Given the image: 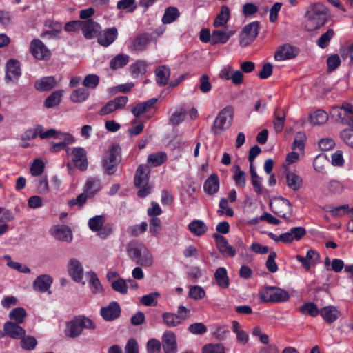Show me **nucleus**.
<instances>
[{"mask_svg": "<svg viewBox=\"0 0 353 353\" xmlns=\"http://www.w3.org/2000/svg\"><path fill=\"white\" fill-rule=\"evenodd\" d=\"M179 17V12L175 7L168 8L162 18V22L164 24L170 23L174 21Z\"/></svg>", "mask_w": 353, "mask_h": 353, "instance_id": "e433bc0d", "label": "nucleus"}, {"mask_svg": "<svg viewBox=\"0 0 353 353\" xmlns=\"http://www.w3.org/2000/svg\"><path fill=\"white\" fill-rule=\"evenodd\" d=\"M233 119V110L226 107L219 112L211 128V132L214 135H219L227 130Z\"/></svg>", "mask_w": 353, "mask_h": 353, "instance_id": "39448f33", "label": "nucleus"}, {"mask_svg": "<svg viewBox=\"0 0 353 353\" xmlns=\"http://www.w3.org/2000/svg\"><path fill=\"white\" fill-rule=\"evenodd\" d=\"M95 327V324L90 319L79 315L66 323L64 334L66 336L74 339L79 336L84 329L93 330Z\"/></svg>", "mask_w": 353, "mask_h": 353, "instance_id": "f03ea898", "label": "nucleus"}, {"mask_svg": "<svg viewBox=\"0 0 353 353\" xmlns=\"http://www.w3.org/2000/svg\"><path fill=\"white\" fill-rule=\"evenodd\" d=\"M27 314L23 307H17L13 309L9 314V317L11 320L14 321V323H23Z\"/></svg>", "mask_w": 353, "mask_h": 353, "instance_id": "79ce46f5", "label": "nucleus"}, {"mask_svg": "<svg viewBox=\"0 0 353 353\" xmlns=\"http://www.w3.org/2000/svg\"><path fill=\"white\" fill-rule=\"evenodd\" d=\"M121 309L117 302H112L108 306L101 308V314L107 321H112L120 316Z\"/></svg>", "mask_w": 353, "mask_h": 353, "instance_id": "6ab92c4d", "label": "nucleus"}, {"mask_svg": "<svg viewBox=\"0 0 353 353\" xmlns=\"http://www.w3.org/2000/svg\"><path fill=\"white\" fill-rule=\"evenodd\" d=\"M219 189V179L216 174H212L205 181L203 185L204 192L212 195L216 193Z\"/></svg>", "mask_w": 353, "mask_h": 353, "instance_id": "5701e85b", "label": "nucleus"}, {"mask_svg": "<svg viewBox=\"0 0 353 353\" xmlns=\"http://www.w3.org/2000/svg\"><path fill=\"white\" fill-rule=\"evenodd\" d=\"M52 234L55 239L66 242H70L72 239V231L66 225H59L55 227L52 230Z\"/></svg>", "mask_w": 353, "mask_h": 353, "instance_id": "393cba45", "label": "nucleus"}, {"mask_svg": "<svg viewBox=\"0 0 353 353\" xmlns=\"http://www.w3.org/2000/svg\"><path fill=\"white\" fill-rule=\"evenodd\" d=\"M199 88L203 93L209 92L212 88V83L210 81V77L208 74H203L199 78Z\"/></svg>", "mask_w": 353, "mask_h": 353, "instance_id": "603ef678", "label": "nucleus"}, {"mask_svg": "<svg viewBox=\"0 0 353 353\" xmlns=\"http://www.w3.org/2000/svg\"><path fill=\"white\" fill-rule=\"evenodd\" d=\"M20 339H21V345L22 348H23L25 350H33L37 343L36 339L31 336H25V335H24L23 336H22Z\"/></svg>", "mask_w": 353, "mask_h": 353, "instance_id": "4d7b16f0", "label": "nucleus"}, {"mask_svg": "<svg viewBox=\"0 0 353 353\" xmlns=\"http://www.w3.org/2000/svg\"><path fill=\"white\" fill-rule=\"evenodd\" d=\"M32 54L37 59H49L51 56L50 51L39 39H34L30 44Z\"/></svg>", "mask_w": 353, "mask_h": 353, "instance_id": "f8f14e48", "label": "nucleus"}, {"mask_svg": "<svg viewBox=\"0 0 353 353\" xmlns=\"http://www.w3.org/2000/svg\"><path fill=\"white\" fill-rule=\"evenodd\" d=\"M341 312L334 306L329 305L320 309V315L327 323L334 322L340 316Z\"/></svg>", "mask_w": 353, "mask_h": 353, "instance_id": "412c9836", "label": "nucleus"}, {"mask_svg": "<svg viewBox=\"0 0 353 353\" xmlns=\"http://www.w3.org/2000/svg\"><path fill=\"white\" fill-rule=\"evenodd\" d=\"M121 161V148L117 145H111L106 152L103 161V168L106 174L110 175L114 173L115 168Z\"/></svg>", "mask_w": 353, "mask_h": 353, "instance_id": "423d86ee", "label": "nucleus"}, {"mask_svg": "<svg viewBox=\"0 0 353 353\" xmlns=\"http://www.w3.org/2000/svg\"><path fill=\"white\" fill-rule=\"evenodd\" d=\"M341 137L346 145L353 148V125L351 128L343 130L341 132Z\"/></svg>", "mask_w": 353, "mask_h": 353, "instance_id": "052dcab7", "label": "nucleus"}, {"mask_svg": "<svg viewBox=\"0 0 353 353\" xmlns=\"http://www.w3.org/2000/svg\"><path fill=\"white\" fill-rule=\"evenodd\" d=\"M230 15L229 8L225 5L222 6L219 14L214 21V26L216 28L225 26L230 19Z\"/></svg>", "mask_w": 353, "mask_h": 353, "instance_id": "2f4dec72", "label": "nucleus"}, {"mask_svg": "<svg viewBox=\"0 0 353 353\" xmlns=\"http://www.w3.org/2000/svg\"><path fill=\"white\" fill-rule=\"evenodd\" d=\"M44 170V163L42 160L37 159H35L32 163L30 169V174L32 176H39Z\"/></svg>", "mask_w": 353, "mask_h": 353, "instance_id": "5fc2aeb1", "label": "nucleus"}, {"mask_svg": "<svg viewBox=\"0 0 353 353\" xmlns=\"http://www.w3.org/2000/svg\"><path fill=\"white\" fill-rule=\"evenodd\" d=\"M53 279L49 274H41L38 276L33 281V289L39 292H45L49 290Z\"/></svg>", "mask_w": 353, "mask_h": 353, "instance_id": "2eb2a0df", "label": "nucleus"}, {"mask_svg": "<svg viewBox=\"0 0 353 353\" xmlns=\"http://www.w3.org/2000/svg\"><path fill=\"white\" fill-rule=\"evenodd\" d=\"M86 275L89 279L88 283L92 292L94 294L101 292L103 291V287L97 274L90 271L88 272Z\"/></svg>", "mask_w": 353, "mask_h": 353, "instance_id": "473e14b6", "label": "nucleus"}, {"mask_svg": "<svg viewBox=\"0 0 353 353\" xmlns=\"http://www.w3.org/2000/svg\"><path fill=\"white\" fill-rule=\"evenodd\" d=\"M214 279L217 285L222 288H228L230 283L227 270L225 268H218L214 273Z\"/></svg>", "mask_w": 353, "mask_h": 353, "instance_id": "c756f323", "label": "nucleus"}, {"mask_svg": "<svg viewBox=\"0 0 353 353\" xmlns=\"http://www.w3.org/2000/svg\"><path fill=\"white\" fill-rule=\"evenodd\" d=\"M155 75L157 84L164 86L168 83L170 76V70L165 65L159 66L155 70Z\"/></svg>", "mask_w": 353, "mask_h": 353, "instance_id": "cd10ccee", "label": "nucleus"}, {"mask_svg": "<svg viewBox=\"0 0 353 353\" xmlns=\"http://www.w3.org/2000/svg\"><path fill=\"white\" fill-rule=\"evenodd\" d=\"M21 74V65L18 60L9 59L6 64V77L7 82H17Z\"/></svg>", "mask_w": 353, "mask_h": 353, "instance_id": "9b49d317", "label": "nucleus"}, {"mask_svg": "<svg viewBox=\"0 0 353 353\" xmlns=\"http://www.w3.org/2000/svg\"><path fill=\"white\" fill-rule=\"evenodd\" d=\"M89 196H90L85 192H84L80 194L76 199H70L68 201V205L70 207H72L74 205H79L81 207L85 203L87 199Z\"/></svg>", "mask_w": 353, "mask_h": 353, "instance_id": "0e129e2a", "label": "nucleus"}, {"mask_svg": "<svg viewBox=\"0 0 353 353\" xmlns=\"http://www.w3.org/2000/svg\"><path fill=\"white\" fill-rule=\"evenodd\" d=\"M162 345L165 353H176L177 345L175 334L170 331L165 332L162 337Z\"/></svg>", "mask_w": 353, "mask_h": 353, "instance_id": "dca6fc26", "label": "nucleus"}, {"mask_svg": "<svg viewBox=\"0 0 353 353\" xmlns=\"http://www.w3.org/2000/svg\"><path fill=\"white\" fill-rule=\"evenodd\" d=\"M328 10L323 4L314 3L310 5L304 17L303 27L307 31H314L323 26L328 19Z\"/></svg>", "mask_w": 353, "mask_h": 353, "instance_id": "f257e3e1", "label": "nucleus"}, {"mask_svg": "<svg viewBox=\"0 0 353 353\" xmlns=\"http://www.w3.org/2000/svg\"><path fill=\"white\" fill-rule=\"evenodd\" d=\"M118 35L116 28H110L105 30L98 36V42L103 46H108L112 43Z\"/></svg>", "mask_w": 353, "mask_h": 353, "instance_id": "aec40b11", "label": "nucleus"}, {"mask_svg": "<svg viewBox=\"0 0 353 353\" xmlns=\"http://www.w3.org/2000/svg\"><path fill=\"white\" fill-rule=\"evenodd\" d=\"M66 152L68 155L71 156L72 161L74 162L77 168L82 171L87 169V153L83 148H74L71 151L70 148H67Z\"/></svg>", "mask_w": 353, "mask_h": 353, "instance_id": "9d476101", "label": "nucleus"}, {"mask_svg": "<svg viewBox=\"0 0 353 353\" xmlns=\"http://www.w3.org/2000/svg\"><path fill=\"white\" fill-rule=\"evenodd\" d=\"M3 331L6 335L12 339H20L26 334L25 330L12 321H8L3 325Z\"/></svg>", "mask_w": 353, "mask_h": 353, "instance_id": "a211bd4d", "label": "nucleus"}, {"mask_svg": "<svg viewBox=\"0 0 353 353\" xmlns=\"http://www.w3.org/2000/svg\"><path fill=\"white\" fill-rule=\"evenodd\" d=\"M159 296L158 292H152L144 295L141 299V303L145 306H155L157 304V299Z\"/></svg>", "mask_w": 353, "mask_h": 353, "instance_id": "6e6d98bb", "label": "nucleus"}, {"mask_svg": "<svg viewBox=\"0 0 353 353\" xmlns=\"http://www.w3.org/2000/svg\"><path fill=\"white\" fill-rule=\"evenodd\" d=\"M310 119L313 125H323L328 120V114L322 110H318L310 115Z\"/></svg>", "mask_w": 353, "mask_h": 353, "instance_id": "72a5a7b5", "label": "nucleus"}, {"mask_svg": "<svg viewBox=\"0 0 353 353\" xmlns=\"http://www.w3.org/2000/svg\"><path fill=\"white\" fill-rule=\"evenodd\" d=\"M185 116L186 111H176L170 117L169 123L173 126H176L185 119Z\"/></svg>", "mask_w": 353, "mask_h": 353, "instance_id": "13d9d810", "label": "nucleus"}, {"mask_svg": "<svg viewBox=\"0 0 353 353\" xmlns=\"http://www.w3.org/2000/svg\"><path fill=\"white\" fill-rule=\"evenodd\" d=\"M62 97V91L57 90L53 92L50 96H48L45 100V106L47 108H53L59 105L61 102V98Z\"/></svg>", "mask_w": 353, "mask_h": 353, "instance_id": "4c0bfd02", "label": "nucleus"}, {"mask_svg": "<svg viewBox=\"0 0 353 353\" xmlns=\"http://www.w3.org/2000/svg\"><path fill=\"white\" fill-rule=\"evenodd\" d=\"M167 154L164 152H159L151 154L148 157V163L153 167L159 166L164 163L167 160Z\"/></svg>", "mask_w": 353, "mask_h": 353, "instance_id": "f704fd0d", "label": "nucleus"}, {"mask_svg": "<svg viewBox=\"0 0 353 353\" xmlns=\"http://www.w3.org/2000/svg\"><path fill=\"white\" fill-rule=\"evenodd\" d=\"M302 184L303 180L299 175L293 172L288 173V187L293 190H297L302 186Z\"/></svg>", "mask_w": 353, "mask_h": 353, "instance_id": "49530a36", "label": "nucleus"}, {"mask_svg": "<svg viewBox=\"0 0 353 353\" xmlns=\"http://www.w3.org/2000/svg\"><path fill=\"white\" fill-rule=\"evenodd\" d=\"M225 347L221 343H208L202 348V353H225Z\"/></svg>", "mask_w": 353, "mask_h": 353, "instance_id": "8fccbe9b", "label": "nucleus"}, {"mask_svg": "<svg viewBox=\"0 0 353 353\" xmlns=\"http://www.w3.org/2000/svg\"><path fill=\"white\" fill-rule=\"evenodd\" d=\"M128 102V97L121 96L108 101L100 110L101 115L110 114L117 110L123 108Z\"/></svg>", "mask_w": 353, "mask_h": 353, "instance_id": "4468645a", "label": "nucleus"}, {"mask_svg": "<svg viewBox=\"0 0 353 353\" xmlns=\"http://www.w3.org/2000/svg\"><path fill=\"white\" fill-rule=\"evenodd\" d=\"M334 35V31L333 29H328L325 33H323L317 40V45L321 48H325L327 46L331 39Z\"/></svg>", "mask_w": 353, "mask_h": 353, "instance_id": "3c124183", "label": "nucleus"}, {"mask_svg": "<svg viewBox=\"0 0 353 353\" xmlns=\"http://www.w3.org/2000/svg\"><path fill=\"white\" fill-rule=\"evenodd\" d=\"M327 70L333 71L336 69L341 64V59L338 54H333L327 59Z\"/></svg>", "mask_w": 353, "mask_h": 353, "instance_id": "69168bd1", "label": "nucleus"}, {"mask_svg": "<svg viewBox=\"0 0 353 353\" xmlns=\"http://www.w3.org/2000/svg\"><path fill=\"white\" fill-rule=\"evenodd\" d=\"M129 255L137 264L144 267H149L152 264V256L149 250L143 245L132 242L128 245Z\"/></svg>", "mask_w": 353, "mask_h": 353, "instance_id": "7ed1b4c3", "label": "nucleus"}, {"mask_svg": "<svg viewBox=\"0 0 353 353\" xmlns=\"http://www.w3.org/2000/svg\"><path fill=\"white\" fill-rule=\"evenodd\" d=\"M205 295V290L200 286L195 285L189 290V296L195 300L203 299Z\"/></svg>", "mask_w": 353, "mask_h": 353, "instance_id": "680f3d73", "label": "nucleus"}, {"mask_svg": "<svg viewBox=\"0 0 353 353\" xmlns=\"http://www.w3.org/2000/svg\"><path fill=\"white\" fill-rule=\"evenodd\" d=\"M89 96L90 92L87 88H79L71 92L70 99L74 103H82L86 101Z\"/></svg>", "mask_w": 353, "mask_h": 353, "instance_id": "7c9ffc66", "label": "nucleus"}, {"mask_svg": "<svg viewBox=\"0 0 353 353\" xmlns=\"http://www.w3.org/2000/svg\"><path fill=\"white\" fill-rule=\"evenodd\" d=\"M132 75L136 78L146 72V63L144 61H137L130 68Z\"/></svg>", "mask_w": 353, "mask_h": 353, "instance_id": "ea45409f", "label": "nucleus"}, {"mask_svg": "<svg viewBox=\"0 0 353 353\" xmlns=\"http://www.w3.org/2000/svg\"><path fill=\"white\" fill-rule=\"evenodd\" d=\"M111 286L114 291L121 294H126L128 293L127 281L123 279L119 278L117 280L113 281Z\"/></svg>", "mask_w": 353, "mask_h": 353, "instance_id": "de8ad7c7", "label": "nucleus"}, {"mask_svg": "<svg viewBox=\"0 0 353 353\" xmlns=\"http://www.w3.org/2000/svg\"><path fill=\"white\" fill-rule=\"evenodd\" d=\"M306 234V230L303 227H294L288 232V243L293 240L299 241Z\"/></svg>", "mask_w": 353, "mask_h": 353, "instance_id": "c03bdc74", "label": "nucleus"}, {"mask_svg": "<svg viewBox=\"0 0 353 353\" xmlns=\"http://www.w3.org/2000/svg\"><path fill=\"white\" fill-rule=\"evenodd\" d=\"M101 188L100 181L95 179H90L85 186V192L90 196L99 191Z\"/></svg>", "mask_w": 353, "mask_h": 353, "instance_id": "37998d69", "label": "nucleus"}, {"mask_svg": "<svg viewBox=\"0 0 353 353\" xmlns=\"http://www.w3.org/2000/svg\"><path fill=\"white\" fill-rule=\"evenodd\" d=\"M331 115L339 123L350 126L353 125V105L350 103L343 104L340 108H333Z\"/></svg>", "mask_w": 353, "mask_h": 353, "instance_id": "6e6552de", "label": "nucleus"}, {"mask_svg": "<svg viewBox=\"0 0 353 353\" xmlns=\"http://www.w3.org/2000/svg\"><path fill=\"white\" fill-rule=\"evenodd\" d=\"M235 33L234 30H230L228 32L221 31L219 30H214L212 32V45H216L218 43H225Z\"/></svg>", "mask_w": 353, "mask_h": 353, "instance_id": "c85d7f7f", "label": "nucleus"}, {"mask_svg": "<svg viewBox=\"0 0 353 353\" xmlns=\"http://www.w3.org/2000/svg\"><path fill=\"white\" fill-rule=\"evenodd\" d=\"M56 81L54 77L49 76L43 77L35 81L34 87L39 91H48L54 88L56 85Z\"/></svg>", "mask_w": 353, "mask_h": 353, "instance_id": "bb28decb", "label": "nucleus"}, {"mask_svg": "<svg viewBox=\"0 0 353 353\" xmlns=\"http://www.w3.org/2000/svg\"><path fill=\"white\" fill-rule=\"evenodd\" d=\"M163 323L168 327H176L181 323L177 314L165 312L162 315Z\"/></svg>", "mask_w": 353, "mask_h": 353, "instance_id": "a19ab883", "label": "nucleus"}, {"mask_svg": "<svg viewBox=\"0 0 353 353\" xmlns=\"http://www.w3.org/2000/svg\"><path fill=\"white\" fill-rule=\"evenodd\" d=\"M288 132H290L294 135V141L292 145V150H299L304 152L305 142L307 137L305 133L303 131H299L294 133L293 130H288Z\"/></svg>", "mask_w": 353, "mask_h": 353, "instance_id": "4be33fe9", "label": "nucleus"}, {"mask_svg": "<svg viewBox=\"0 0 353 353\" xmlns=\"http://www.w3.org/2000/svg\"><path fill=\"white\" fill-rule=\"evenodd\" d=\"M189 230L195 235L200 236L204 234L207 230L205 224L199 220L191 222L188 225Z\"/></svg>", "mask_w": 353, "mask_h": 353, "instance_id": "58836bf2", "label": "nucleus"}, {"mask_svg": "<svg viewBox=\"0 0 353 353\" xmlns=\"http://www.w3.org/2000/svg\"><path fill=\"white\" fill-rule=\"evenodd\" d=\"M260 300L263 303H279L287 299V292L276 287H265L259 294Z\"/></svg>", "mask_w": 353, "mask_h": 353, "instance_id": "0eeeda50", "label": "nucleus"}, {"mask_svg": "<svg viewBox=\"0 0 353 353\" xmlns=\"http://www.w3.org/2000/svg\"><path fill=\"white\" fill-rule=\"evenodd\" d=\"M68 271L70 276L74 281H81L83 276V269L78 260L72 259L69 261Z\"/></svg>", "mask_w": 353, "mask_h": 353, "instance_id": "f3484780", "label": "nucleus"}, {"mask_svg": "<svg viewBox=\"0 0 353 353\" xmlns=\"http://www.w3.org/2000/svg\"><path fill=\"white\" fill-rule=\"evenodd\" d=\"M149 173L150 169L145 165H139L136 171L134 185L139 188L137 192L139 197L143 198L151 192L152 186L148 183Z\"/></svg>", "mask_w": 353, "mask_h": 353, "instance_id": "20e7f679", "label": "nucleus"}, {"mask_svg": "<svg viewBox=\"0 0 353 353\" xmlns=\"http://www.w3.org/2000/svg\"><path fill=\"white\" fill-rule=\"evenodd\" d=\"M274 58L276 61H285L287 59V46L283 44L279 46L274 53Z\"/></svg>", "mask_w": 353, "mask_h": 353, "instance_id": "774afa93", "label": "nucleus"}, {"mask_svg": "<svg viewBox=\"0 0 353 353\" xmlns=\"http://www.w3.org/2000/svg\"><path fill=\"white\" fill-rule=\"evenodd\" d=\"M259 23L257 21L245 26L239 34V44L242 47L250 46L259 34Z\"/></svg>", "mask_w": 353, "mask_h": 353, "instance_id": "1a4fd4ad", "label": "nucleus"}, {"mask_svg": "<svg viewBox=\"0 0 353 353\" xmlns=\"http://www.w3.org/2000/svg\"><path fill=\"white\" fill-rule=\"evenodd\" d=\"M305 259L310 270L311 267L314 266L319 261V254L314 250H310L307 252Z\"/></svg>", "mask_w": 353, "mask_h": 353, "instance_id": "e2e57ef3", "label": "nucleus"}, {"mask_svg": "<svg viewBox=\"0 0 353 353\" xmlns=\"http://www.w3.org/2000/svg\"><path fill=\"white\" fill-rule=\"evenodd\" d=\"M82 33L87 39H92L97 35L99 26L98 23L92 20L82 21L81 28Z\"/></svg>", "mask_w": 353, "mask_h": 353, "instance_id": "b1692460", "label": "nucleus"}, {"mask_svg": "<svg viewBox=\"0 0 353 353\" xmlns=\"http://www.w3.org/2000/svg\"><path fill=\"white\" fill-rule=\"evenodd\" d=\"M300 311L302 314H309L312 317L316 316L320 314V310L314 303H307L301 306Z\"/></svg>", "mask_w": 353, "mask_h": 353, "instance_id": "09e8293b", "label": "nucleus"}, {"mask_svg": "<svg viewBox=\"0 0 353 353\" xmlns=\"http://www.w3.org/2000/svg\"><path fill=\"white\" fill-rule=\"evenodd\" d=\"M129 56L126 54H118L110 61V65L112 70H117L123 68L128 64Z\"/></svg>", "mask_w": 353, "mask_h": 353, "instance_id": "c9c22d12", "label": "nucleus"}, {"mask_svg": "<svg viewBox=\"0 0 353 353\" xmlns=\"http://www.w3.org/2000/svg\"><path fill=\"white\" fill-rule=\"evenodd\" d=\"M99 83V77L96 74H88L87 75L83 81L84 88L88 90L95 88Z\"/></svg>", "mask_w": 353, "mask_h": 353, "instance_id": "864d4df0", "label": "nucleus"}, {"mask_svg": "<svg viewBox=\"0 0 353 353\" xmlns=\"http://www.w3.org/2000/svg\"><path fill=\"white\" fill-rule=\"evenodd\" d=\"M188 331L194 334H203L207 328L202 323H195L188 327Z\"/></svg>", "mask_w": 353, "mask_h": 353, "instance_id": "338daca9", "label": "nucleus"}, {"mask_svg": "<svg viewBox=\"0 0 353 353\" xmlns=\"http://www.w3.org/2000/svg\"><path fill=\"white\" fill-rule=\"evenodd\" d=\"M105 222L103 216H96L89 220V227L92 231H98L101 229Z\"/></svg>", "mask_w": 353, "mask_h": 353, "instance_id": "bf43d9fd", "label": "nucleus"}, {"mask_svg": "<svg viewBox=\"0 0 353 353\" xmlns=\"http://www.w3.org/2000/svg\"><path fill=\"white\" fill-rule=\"evenodd\" d=\"M213 237L216 243V246L219 251L224 256L227 257H234L236 255V250L231 245H229L227 239L217 234H214Z\"/></svg>", "mask_w": 353, "mask_h": 353, "instance_id": "ddd939ff", "label": "nucleus"}, {"mask_svg": "<svg viewBox=\"0 0 353 353\" xmlns=\"http://www.w3.org/2000/svg\"><path fill=\"white\" fill-rule=\"evenodd\" d=\"M235 173L233 176L235 184L241 188H244L246 184V174L244 171L241 170L239 165H236Z\"/></svg>", "mask_w": 353, "mask_h": 353, "instance_id": "a18cd8bd", "label": "nucleus"}, {"mask_svg": "<svg viewBox=\"0 0 353 353\" xmlns=\"http://www.w3.org/2000/svg\"><path fill=\"white\" fill-rule=\"evenodd\" d=\"M150 41V37L147 34H139L133 40L130 47L132 51H142L146 49Z\"/></svg>", "mask_w": 353, "mask_h": 353, "instance_id": "a878e982", "label": "nucleus"}]
</instances>
